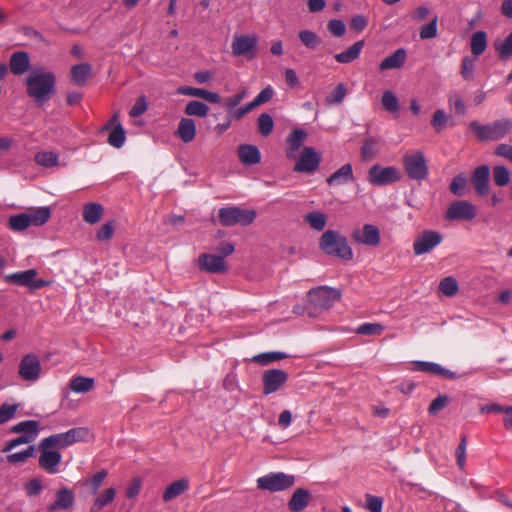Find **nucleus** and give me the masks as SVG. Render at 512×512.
<instances>
[{
  "instance_id": "1",
  "label": "nucleus",
  "mask_w": 512,
  "mask_h": 512,
  "mask_svg": "<svg viewBox=\"0 0 512 512\" xmlns=\"http://www.w3.org/2000/svg\"><path fill=\"white\" fill-rule=\"evenodd\" d=\"M27 95L35 100L37 105H43L54 93L55 76L42 68L32 69L27 78Z\"/></svg>"
},
{
  "instance_id": "2",
  "label": "nucleus",
  "mask_w": 512,
  "mask_h": 512,
  "mask_svg": "<svg viewBox=\"0 0 512 512\" xmlns=\"http://www.w3.org/2000/svg\"><path fill=\"white\" fill-rule=\"evenodd\" d=\"M319 247L325 254L344 261H350L354 256L347 238L338 231H325L319 239Z\"/></svg>"
},
{
  "instance_id": "3",
  "label": "nucleus",
  "mask_w": 512,
  "mask_h": 512,
  "mask_svg": "<svg viewBox=\"0 0 512 512\" xmlns=\"http://www.w3.org/2000/svg\"><path fill=\"white\" fill-rule=\"evenodd\" d=\"M470 129L475 132L480 141H496L511 133L512 120L505 118L485 125L472 121Z\"/></svg>"
},
{
  "instance_id": "4",
  "label": "nucleus",
  "mask_w": 512,
  "mask_h": 512,
  "mask_svg": "<svg viewBox=\"0 0 512 512\" xmlns=\"http://www.w3.org/2000/svg\"><path fill=\"white\" fill-rule=\"evenodd\" d=\"M88 434L89 431L87 428L76 427L64 433L48 436L43 438L41 441L43 442V447L53 448L59 451L60 449L66 448L74 443L85 441Z\"/></svg>"
},
{
  "instance_id": "5",
  "label": "nucleus",
  "mask_w": 512,
  "mask_h": 512,
  "mask_svg": "<svg viewBox=\"0 0 512 512\" xmlns=\"http://www.w3.org/2000/svg\"><path fill=\"white\" fill-rule=\"evenodd\" d=\"M402 164L410 179L421 182L428 177L429 167L423 152L406 153L403 156Z\"/></svg>"
},
{
  "instance_id": "6",
  "label": "nucleus",
  "mask_w": 512,
  "mask_h": 512,
  "mask_svg": "<svg viewBox=\"0 0 512 512\" xmlns=\"http://www.w3.org/2000/svg\"><path fill=\"white\" fill-rule=\"evenodd\" d=\"M218 218L221 225L230 227L236 224L250 225L256 218V212L252 209H242L231 206L223 207L218 211Z\"/></svg>"
},
{
  "instance_id": "7",
  "label": "nucleus",
  "mask_w": 512,
  "mask_h": 512,
  "mask_svg": "<svg viewBox=\"0 0 512 512\" xmlns=\"http://www.w3.org/2000/svg\"><path fill=\"white\" fill-rule=\"evenodd\" d=\"M296 481V477L284 472H271L257 479V488L269 492H280L291 488Z\"/></svg>"
},
{
  "instance_id": "8",
  "label": "nucleus",
  "mask_w": 512,
  "mask_h": 512,
  "mask_svg": "<svg viewBox=\"0 0 512 512\" xmlns=\"http://www.w3.org/2000/svg\"><path fill=\"white\" fill-rule=\"evenodd\" d=\"M401 178V172L394 166L382 167L375 164L368 170V181L374 186H386L400 181Z\"/></svg>"
},
{
  "instance_id": "9",
  "label": "nucleus",
  "mask_w": 512,
  "mask_h": 512,
  "mask_svg": "<svg viewBox=\"0 0 512 512\" xmlns=\"http://www.w3.org/2000/svg\"><path fill=\"white\" fill-rule=\"evenodd\" d=\"M42 372V366L39 357L36 354H26L19 363L18 374L24 381L36 382Z\"/></svg>"
},
{
  "instance_id": "10",
  "label": "nucleus",
  "mask_w": 512,
  "mask_h": 512,
  "mask_svg": "<svg viewBox=\"0 0 512 512\" xmlns=\"http://www.w3.org/2000/svg\"><path fill=\"white\" fill-rule=\"evenodd\" d=\"M37 274L38 273L35 269H28L25 271L6 275L4 279L8 283H13L19 286L28 287L32 290H37L49 284L43 279H36Z\"/></svg>"
},
{
  "instance_id": "11",
  "label": "nucleus",
  "mask_w": 512,
  "mask_h": 512,
  "mask_svg": "<svg viewBox=\"0 0 512 512\" xmlns=\"http://www.w3.org/2000/svg\"><path fill=\"white\" fill-rule=\"evenodd\" d=\"M443 240L440 232L434 230H425L419 234L413 243V251L416 256H420L432 251Z\"/></svg>"
},
{
  "instance_id": "12",
  "label": "nucleus",
  "mask_w": 512,
  "mask_h": 512,
  "mask_svg": "<svg viewBox=\"0 0 512 512\" xmlns=\"http://www.w3.org/2000/svg\"><path fill=\"white\" fill-rule=\"evenodd\" d=\"M351 238L357 244L377 247L381 242V233L377 226L364 224L362 227L355 228L352 231Z\"/></svg>"
},
{
  "instance_id": "13",
  "label": "nucleus",
  "mask_w": 512,
  "mask_h": 512,
  "mask_svg": "<svg viewBox=\"0 0 512 512\" xmlns=\"http://www.w3.org/2000/svg\"><path fill=\"white\" fill-rule=\"evenodd\" d=\"M310 301L317 307L330 308L341 297L339 290L331 287H318L308 293Z\"/></svg>"
},
{
  "instance_id": "14",
  "label": "nucleus",
  "mask_w": 512,
  "mask_h": 512,
  "mask_svg": "<svg viewBox=\"0 0 512 512\" xmlns=\"http://www.w3.org/2000/svg\"><path fill=\"white\" fill-rule=\"evenodd\" d=\"M321 162V155L312 147H304L298 161L294 166V171L300 173L315 172Z\"/></svg>"
},
{
  "instance_id": "15",
  "label": "nucleus",
  "mask_w": 512,
  "mask_h": 512,
  "mask_svg": "<svg viewBox=\"0 0 512 512\" xmlns=\"http://www.w3.org/2000/svg\"><path fill=\"white\" fill-rule=\"evenodd\" d=\"M288 380V373L281 369H269L262 375L263 393L269 395L277 392Z\"/></svg>"
},
{
  "instance_id": "16",
  "label": "nucleus",
  "mask_w": 512,
  "mask_h": 512,
  "mask_svg": "<svg viewBox=\"0 0 512 512\" xmlns=\"http://www.w3.org/2000/svg\"><path fill=\"white\" fill-rule=\"evenodd\" d=\"M257 39L248 34L237 35L232 42V52L234 56H244L247 59H253L256 56Z\"/></svg>"
},
{
  "instance_id": "17",
  "label": "nucleus",
  "mask_w": 512,
  "mask_h": 512,
  "mask_svg": "<svg viewBox=\"0 0 512 512\" xmlns=\"http://www.w3.org/2000/svg\"><path fill=\"white\" fill-rule=\"evenodd\" d=\"M38 449L40 451L39 466L49 474L58 473V466L62 460L61 453L53 448L43 447L42 441H40Z\"/></svg>"
},
{
  "instance_id": "18",
  "label": "nucleus",
  "mask_w": 512,
  "mask_h": 512,
  "mask_svg": "<svg viewBox=\"0 0 512 512\" xmlns=\"http://www.w3.org/2000/svg\"><path fill=\"white\" fill-rule=\"evenodd\" d=\"M476 217L475 206L468 201H455L446 211V219L450 221L466 220L471 221Z\"/></svg>"
},
{
  "instance_id": "19",
  "label": "nucleus",
  "mask_w": 512,
  "mask_h": 512,
  "mask_svg": "<svg viewBox=\"0 0 512 512\" xmlns=\"http://www.w3.org/2000/svg\"><path fill=\"white\" fill-rule=\"evenodd\" d=\"M198 266L202 271L208 273H223L226 271V264L223 257L202 253L197 260Z\"/></svg>"
},
{
  "instance_id": "20",
  "label": "nucleus",
  "mask_w": 512,
  "mask_h": 512,
  "mask_svg": "<svg viewBox=\"0 0 512 512\" xmlns=\"http://www.w3.org/2000/svg\"><path fill=\"white\" fill-rule=\"evenodd\" d=\"M490 168L488 165L478 166L472 174V183L478 195L484 196L489 191Z\"/></svg>"
},
{
  "instance_id": "21",
  "label": "nucleus",
  "mask_w": 512,
  "mask_h": 512,
  "mask_svg": "<svg viewBox=\"0 0 512 512\" xmlns=\"http://www.w3.org/2000/svg\"><path fill=\"white\" fill-rule=\"evenodd\" d=\"M414 370L429 374H434L447 379H457L459 375L449 369L442 367L440 364L426 361L414 362Z\"/></svg>"
},
{
  "instance_id": "22",
  "label": "nucleus",
  "mask_w": 512,
  "mask_h": 512,
  "mask_svg": "<svg viewBox=\"0 0 512 512\" xmlns=\"http://www.w3.org/2000/svg\"><path fill=\"white\" fill-rule=\"evenodd\" d=\"M74 501L75 497L73 492L68 488H62L57 491L55 501L48 505L47 509L50 512H54L58 509L67 510L74 505Z\"/></svg>"
},
{
  "instance_id": "23",
  "label": "nucleus",
  "mask_w": 512,
  "mask_h": 512,
  "mask_svg": "<svg viewBox=\"0 0 512 512\" xmlns=\"http://www.w3.org/2000/svg\"><path fill=\"white\" fill-rule=\"evenodd\" d=\"M311 497L312 495L309 490L304 488L296 489L288 502L289 510L292 512L303 511L307 507Z\"/></svg>"
},
{
  "instance_id": "24",
  "label": "nucleus",
  "mask_w": 512,
  "mask_h": 512,
  "mask_svg": "<svg viewBox=\"0 0 512 512\" xmlns=\"http://www.w3.org/2000/svg\"><path fill=\"white\" fill-rule=\"evenodd\" d=\"M406 59V50L399 48L393 54L382 60V62L379 64V71L383 72L386 70L399 69L405 64Z\"/></svg>"
},
{
  "instance_id": "25",
  "label": "nucleus",
  "mask_w": 512,
  "mask_h": 512,
  "mask_svg": "<svg viewBox=\"0 0 512 512\" xmlns=\"http://www.w3.org/2000/svg\"><path fill=\"white\" fill-rule=\"evenodd\" d=\"M9 66L14 75H23L30 69V58L26 52H14L10 57Z\"/></svg>"
},
{
  "instance_id": "26",
  "label": "nucleus",
  "mask_w": 512,
  "mask_h": 512,
  "mask_svg": "<svg viewBox=\"0 0 512 512\" xmlns=\"http://www.w3.org/2000/svg\"><path fill=\"white\" fill-rule=\"evenodd\" d=\"M354 179L352 165L347 163L332 173L326 182L329 186H338L346 184Z\"/></svg>"
},
{
  "instance_id": "27",
  "label": "nucleus",
  "mask_w": 512,
  "mask_h": 512,
  "mask_svg": "<svg viewBox=\"0 0 512 512\" xmlns=\"http://www.w3.org/2000/svg\"><path fill=\"white\" fill-rule=\"evenodd\" d=\"M238 156L240 161L246 166L258 164L261 161L260 150L254 145H240L238 147Z\"/></svg>"
},
{
  "instance_id": "28",
  "label": "nucleus",
  "mask_w": 512,
  "mask_h": 512,
  "mask_svg": "<svg viewBox=\"0 0 512 512\" xmlns=\"http://www.w3.org/2000/svg\"><path fill=\"white\" fill-rule=\"evenodd\" d=\"M306 138L307 132L304 129H293L287 137V144L289 147L287 157L294 158L296 152H298Z\"/></svg>"
},
{
  "instance_id": "29",
  "label": "nucleus",
  "mask_w": 512,
  "mask_h": 512,
  "mask_svg": "<svg viewBox=\"0 0 512 512\" xmlns=\"http://www.w3.org/2000/svg\"><path fill=\"white\" fill-rule=\"evenodd\" d=\"M189 488V480L187 478H181L169 484L163 494L162 498L164 502H169L172 499L180 496Z\"/></svg>"
},
{
  "instance_id": "30",
  "label": "nucleus",
  "mask_w": 512,
  "mask_h": 512,
  "mask_svg": "<svg viewBox=\"0 0 512 512\" xmlns=\"http://www.w3.org/2000/svg\"><path fill=\"white\" fill-rule=\"evenodd\" d=\"M176 135L185 143L191 142L196 135V124L191 118H182L179 122Z\"/></svg>"
},
{
  "instance_id": "31",
  "label": "nucleus",
  "mask_w": 512,
  "mask_h": 512,
  "mask_svg": "<svg viewBox=\"0 0 512 512\" xmlns=\"http://www.w3.org/2000/svg\"><path fill=\"white\" fill-rule=\"evenodd\" d=\"M364 47V41L360 40L355 42L345 51L335 55V60L341 64H348L357 59Z\"/></svg>"
},
{
  "instance_id": "32",
  "label": "nucleus",
  "mask_w": 512,
  "mask_h": 512,
  "mask_svg": "<svg viewBox=\"0 0 512 512\" xmlns=\"http://www.w3.org/2000/svg\"><path fill=\"white\" fill-rule=\"evenodd\" d=\"M104 208L99 203H87L83 207L82 211V217L83 220L88 224H95L97 223L103 214Z\"/></svg>"
},
{
  "instance_id": "33",
  "label": "nucleus",
  "mask_w": 512,
  "mask_h": 512,
  "mask_svg": "<svg viewBox=\"0 0 512 512\" xmlns=\"http://www.w3.org/2000/svg\"><path fill=\"white\" fill-rule=\"evenodd\" d=\"M381 149L380 140L375 137H368L364 140L361 147V158L363 161L372 160Z\"/></svg>"
},
{
  "instance_id": "34",
  "label": "nucleus",
  "mask_w": 512,
  "mask_h": 512,
  "mask_svg": "<svg viewBox=\"0 0 512 512\" xmlns=\"http://www.w3.org/2000/svg\"><path fill=\"white\" fill-rule=\"evenodd\" d=\"M70 389L75 393H87L94 387V379L89 377H73L69 383Z\"/></svg>"
},
{
  "instance_id": "35",
  "label": "nucleus",
  "mask_w": 512,
  "mask_h": 512,
  "mask_svg": "<svg viewBox=\"0 0 512 512\" xmlns=\"http://www.w3.org/2000/svg\"><path fill=\"white\" fill-rule=\"evenodd\" d=\"M11 433L16 434H34L39 435V422L36 420H26L13 425L10 428Z\"/></svg>"
},
{
  "instance_id": "36",
  "label": "nucleus",
  "mask_w": 512,
  "mask_h": 512,
  "mask_svg": "<svg viewBox=\"0 0 512 512\" xmlns=\"http://www.w3.org/2000/svg\"><path fill=\"white\" fill-rule=\"evenodd\" d=\"M116 495V490L114 488H108L103 493L98 495L96 499L94 500V503L91 507V512H99L101 511L105 506L110 504Z\"/></svg>"
},
{
  "instance_id": "37",
  "label": "nucleus",
  "mask_w": 512,
  "mask_h": 512,
  "mask_svg": "<svg viewBox=\"0 0 512 512\" xmlns=\"http://www.w3.org/2000/svg\"><path fill=\"white\" fill-rule=\"evenodd\" d=\"M27 215L32 226H42L49 220L51 212L48 207H39Z\"/></svg>"
},
{
  "instance_id": "38",
  "label": "nucleus",
  "mask_w": 512,
  "mask_h": 512,
  "mask_svg": "<svg viewBox=\"0 0 512 512\" xmlns=\"http://www.w3.org/2000/svg\"><path fill=\"white\" fill-rule=\"evenodd\" d=\"M91 73V67L88 64H77L71 69L72 80L76 85H83Z\"/></svg>"
},
{
  "instance_id": "39",
  "label": "nucleus",
  "mask_w": 512,
  "mask_h": 512,
  "mask_svg": "<svg viewBox=\"0 0 512 512\" xmlns=\"http://www.w3.org/2000/svg\"><path fill=\"white\" fill-rule=\"evenodd\" d=\"M125 141H126V132H125L123 126L120 123H117V125L110 132L107 142L112 147L119 149V148L123 147Z\"/></svg>"
},
{
  "instance_id": "40",
  "label": "nucleus",
  "mask_w": 512,
  "mask_h": 512,
  "mask_svg": "<svg viewBox=\"0 0 512 512\" xmlns=\"http://www.w3.org/2000/svg\"><path fill=\"white\" fill-rule=\"evenodd\" d=\"M305 222L314 230L322 231L327 223V217L324 213L314 211L306 214Z\"/></svg>"
},
{
  "instance_id": "41",
  "label": "nucleus",
  "mask_w": 512,
  "mask_h": 512,
  "mask_svg": "<svg viewBox=\"0 0 512 512\" xmlns=\"http://www.w3.org/2000/svg\"><path fill=\"white\" fill-rule=\"evenodd\" d=\"M438 289L443 295L453 297L458 293L459 285L454 277L448 276L440 281Z\"/></svg>"
},
{
  "instance_id": "42",
  "label": "nucleus",
  "mask_w": 512,
  "mask_h": 512,
  "mask_svg": "<svg viewBox=\"0 0 512 512\" xmlns=\"http://www.w3.org/2000/svg\"><path fill=\"white\" fill-rule=\"evenodd\" d=\"M8 226L13 231H24L31 226L27 213H20L9 217Z\"/></svg>"
},
{
  "instance_id": "43",
  "label": "nucleus",
  "mask_w": 512,
  "mask_h": 512,
  "mask_svg": "<svg viewBox=\"0 0 512 512\" xmlns=\"http://www.w3.org/2000/svg\"><path fill=\"white\" fill-rule=\"evenodd\" d=\"M209 106L201 101H190L185 107V114L188 116L206 117Z\"/></svg>"
},
{
  "instance_id": "44",
  "label": "nucleus",
  "mask_w": 512,
  "mask_h": 512,
  "mask_svg": "<svg viewBox=\"0 0 512 512\" xmlns=\"http://www.w3.org/2000/svg\"><path fill=\"white\" fill-rule=\"evenodd\" d=\"M287 355L283 352H265L255 355L252 361L261 365H267L275 361L285 359Z\"/></svg>"
},
{
  "instance_id": "45",
  "label": "nucleus",
  "mask_w": 512,
  "mask_h": 512,
  "mask_svg": "<svg viewBox=\"0 0 512 512\" xmlns=\"http://www.w3.org/2000/svg\"><path fill=\"white\" fill-rule=\"evenodd\" d=\"M38 436H35L34 434H21L18 437L9 440L4 445L2 452L8 453L12 451L14 448L23 445V444H29L33 442Z\"/></svg>"
},
{
  "instance_id": "46",
  "label": "nucleus",
  "mask_w": 512,
  "mask_h": 512,
  "mask_svg": "<svg viewBox=\"0 0 512 512\" xmlns=\"http://www.w3.org/2000/svg\"><path fill=\"white\" fill-rule=\"evenodd\" d=\"M495 49L501 60H507L512 56V34H509L502 42H495Z\"/></svg>"
},
{
  "instance_id": "47",
  "label": "nucleus",
  "mask_w": 512,
  "mask_h": 512,
  "mask_svg": "<svg viewBox=\"0 0 512 512\" xmlns=\"http://www.w3.org/2000/svg\"><path fill=\"white\" fill-rule=\"evenodd\" d=\"M384 331V326L380 323H363L359 325L355 332L359 335L375 336Z\"/></svg>"
},
{
  "instance_id": "48",
  "label": "nucleus",
  "mask_w": 512,
  "mask_h": 512,
  "mask_svg": "<svg viewBox=\"0 0 512 512\" xmlns=\"http://www.w3.org/2000/svg\"><path fill=\"white\" fill-rule=\"evenodd\" d=\"M470 46L472 53L475 56H480L487 48L486 34H473Z\"/></svg>"
},
{
  "instance_id": "49",
  "label": "nucleus",
  "mask_w": 512,
  "mask_h": 512,
  "mask_svg": "<svg viewBox=\"0 0 512 512\" xmlns=\"http://www.w3.org/2000/svg\"><path fill=\"white\" fill-rule=\"evenodd\" d=\"M274 128V121L268 113H262L258 117V130L262 136H268L272 133Z\"/></svg>"
},
{
  "instance_id": "50",
  "label": "nucleus",
  "mask_w": 512,
  "mask_h": 512,
  "mask_svg": "<svg viewBox=\"0 0 512 512\" xmlns=\"http://www.w3.org/2000/svg\"><path fill=\"white\" fill-rule=\"evenodd\" d=\"M34 453H35V446L31 445L23 451L9 454L7 456V461L10 464L24 463L27 461V459L32 457L34 455Z\"/></svg>"
},
{
  "instance_id": "51",
  "label": "nucleus",
  "mask_w": 512,
  "mask_h": 512,
  "mask_svg": "<svg viewBox=\"0 0 512 512\" xmlns=\"http://www.w3.org/2000/svg\"><path fill=\"white\" fill-rule=\"evenodd\" d=\"M35 161L41 166L53 167L58 163V155L54 152H38L35 155Z\"/></svg>"
},
{
  "instance_id": "52",
  "label": "nucleus",
  "mask_w": 512,
  "mask_h": 512,
  "mask_svg": "<svg viewBox=\"0 0 512 512\" xmlns=\"http://www.w3.org/2000/svg\"><path fill=\"white\" fill-rule=\"evenodd\" d=\"M493 179L496 185L506 186L510 182V172L505 166H495L493 168Z\"/></svg>"
},
{
  "instance_id": "53",
  "label": "nucleus",
  "mask_w": 512,
  "mask_h": 512,
  "mask_svg": "<svg viewBox=\"0 0 512 512\" xmlns=\"http://www.w3.org/2000/svg\"><path fill=\"white\" fill-rule=\"evenodd\" d=\"M475 59L465 56L462 59L460 74L464 80L471 81L474 79Z\"/></svg>"
},
{
  "instance_id": "54",
  "label": "nucleus",
  "mask_w": 512,
  "mask_h": 512,
  "mask_svg": "<svg viewBox=\"0 0 512 512\" xmlns=\"http://www.w3.org/2000/svg\"><path fill=\"white\" fill-rule=\"evenodd\" d=\"M18 408L19 404H10L8 402H4L0 406V425L13 419Z\"/></svg>"
},
{
  "instance_id": "55",
  "label": "nucleus",
  "mask_w": 512,
  "mask_h": 512,
  "mask_svg": "<svg viewBox=\"0 0 512 512\" xmlns=\"http://www.w3.org/2000/svg\"><path fill=\"white\" fill-rule=\"evenodd\" d=\"M381 103L383 108L389 112H397L399 110L398 99L391 91L383 93Z\"/></svg>"
},
{
  "instance_id": "56",
  "label": "nucleus",
  "mask_w": 512,
  "mask_h": 512,
  "mask_svg": "<svg viewBox=\"0 0 512 512\" xmlns=\"http://www.w3.org/2000/svg\"><path fill=\"white\" fill-rule=\"evenodd\" d=\"M23 489L28 497H37L43 491V485L38 478L30 479L23 486Z\"/></svg>"
},
{
  "instance_id": "57",
  "label": "nucleus",
  "mask_w": 512,
  "mask_h": 512,
  "mask_svg": "<svg viewBox=\"0 0 512 512\" xmlns=\"http://www.w3.org/2000/svg\"><path fill=\"white\" fill-rule=\"evenodd\" d=\"M346 87L343 83L338 84L335 89L327 96L328 104H340L346 96Z\"/></svg>"
},
{
  "instance_id": "58",
  "label": "nucleus",
  "mask_w": 512,
  "mask_h": 512,
  "mask_svg": "<svg viewBox=\"0 0 512 512\" xmlns=\"http://www.w3.org/2000/svg\"><path fill=\"white\" fill-rule=\"evenodd\" d=\"M448 123V116L442 109L437 110L431 120V125L436 131H441Z\"/></svg>"
},
{
  "instance_id": "59",
  "label": "nucleus",
  "mask_w": 512,
  "mask_h": 512,
  "mask_svg": "<svg viewBox=\"0 0 512 512\" xmlns=\"http://www.w3.org/2000/svg\"><path fill=\"white\" fill-rule=\"evenodd\" d=\"M466 447L467 438L466 436H462L461 441L456 450L457 464L461 470H464L466 464Z\"/></svg>"
},
{
  "instance_id": "60",
  "label": "nucleus",
  "mask_w": 512,
  "mask_h": 512,
  "mask_svg": "<svg viewBox=\"0 0 512 512\" xmlns=\"http://www.w3.org/2000/svg\"><path fill=\"white\" fill-rule=\"evenodd\" d=\"M467 179L463 174L455 176L450 184V190L454 195H462Z\"/></svg>"
},
{
  "instance_id": "61",
  "label": "nucleus",
  "mask_w": 512,
  "mask_h": 512,
  "mask_svg": "<svg viewBox=\"0 0 512 512\" xmlns=\"http://www.w3.org/2000/svg\"><path fill=\"white\" fill-rule=\"evenodd\" d=\"M114 233V224L113 222H107L103 224L97 232V239L99 241H108L112 238Z\"/></svg>"
},
{
  "instance_id": "62",
  "label": "nucleus",
  "mask_w": 512,
  "mask_h": 512,
  "mask_svg": "<svg viewBox=\"0 0 512 512\" xmlns=\"http://www.w3.org/2000/svg\"><path fill=\"white\" fill-rule=\"evenodd\" d=\"M274 95V90L268 86L266 88H264L255 98L253 101H251L253 103V105L256 107L268 102L269 100L272 99Z\"/></svg>"
},
{
  "instance_id": "63",
  "label": "nucleus",
  "mask_w": 512,
  "mask_h": 512,
  "mask_svg": "<svg viewBox=\"0 0 512 512\" xmlns=\"http://www.w3.org/2000/svg\"><path fill=\"white\" fill-rule=\"evenodd\" d=\"M366 505L370 512H382L383 500L377 496L367 495Z\"/></svg>"
},
{
  "instance_id": "64",
  "label": "nucleus",
  "mask_w": 512,
  "mask_h": 512,
  "mask_svg": "<svg viewBox=\"0 0 512 512\" xmlns=\"http://www.w3.org/2000/svg\"><path fill=\"white\" fill-rule=\"evenodd\" d=\"M106 477L107 472L105 470H101L92 476V478L89 481V485L91 486L93 494H95L99 490L100 486L102 485V482L105 480Z\"/></svg>"
}]
</instances>
